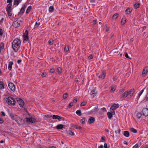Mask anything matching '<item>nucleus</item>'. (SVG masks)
I'll return each mask as SVG.
<instances>
[{
  "label": "nucleus",
  "mask_w": 148,
  "mask_h": 148,
  "mask_svg": "<svg viewBox=\"0 0 148 148\" xmlns=\"http://www.w3.org/2000/svg\"><path fill=\"white\" fill-rule=\"evenodd\" d=\"M45 117L48 118H50L52 117V116L50 115H46L45 116Z\"/></svg>",
  "instance_id": "obj_48"
},
{
  "label": "nucleus",
  "mask_w": 148,
  "mask_h": 148,
  "mask_svg": "<svg viewBox=\"0 0 148 148\" xmlns=\"http://www.w3.org/2000/svg\"><path fill=\"white\" fill-rule=\"evenodd\" d=\"M118 79V77L116 76H115L113 77V80L114 81Z\"/></svg>",
  "instance_id": "obj_53"
},
{
  "label": "nucleus",
  "mask_w": 148,
  "mask_h": 148,
  "mask_svg": "<svg viewBox=\"0 0 148 148\" xmlns=\"http://www.w3.org/2000/svg\"><path fill=\"white\" fill-rule=\"evenodd\" d=\"M92 58H93V56H92V55H90L88 57V59H92Z\"/></svg>",
  "instance_id": "obj_55"
},
{
  "label": "nucleus",
  "mask_w": 148,
  "mask_h": 148,
  "mask_svg": "<svg viewBox=\"0 0 148 148\" xmlns=\"http://www.w3.org/2000/svg\"><path fill=\"white\" fill-rule=\"evenodd\" d=\"M20 26V23H19L17 21H14L13 23L12 26L15 28L18 27Z\"/></svg>",
  "instance_id": "obj_10"
},
{
  "label": "nucleus",
  "mask_w": 148,
  "mask_h": 148,
  "mask_svg": "<svg viewBox=\"0 0 148 148\" xmlns=\"http://www.w3.org/2000/svg\"><path fill=\"white\" fill-rule=\"evenodd\" d=\"M32 8L31 6H29L27 9V10L26 12V14H28L31 10Z\"/></svg>",
  "instance_id": "obj_24"
},
{
  "label": "nucleus",
  "mask_w": 148,
  "mask_h": 148,
  "mask_svg": "<svg viewBox=\"0 0 148 148\" xmlns=\"http://www.w3.org/2000/svg\"><path fill=\"white\" fill-rule=\"evenodd\" d=\"M85 120L84 118H83L82 119V123L83 124H84L85 123Z\"/></svg>",
  "instance_id": "obj_52"
},
{
  "label": "nucleus",
  "mask_w": 148,
  "mask_h": 148,
  "mask_svg": "<svg viewBox=\"0 0 148 148\" xmlns=\"http://www.w3.org/2000/svg\"><path fill=\"white\" fill-rule=\"evenodd\" d=\"M124 90H125L124 89L122 88L119 91V93L120 94H121V93L123 92L124 91Z\"/></svg>",
  "instance_id": "obj_46"
},
{
  "label": "nucleus",
  "mask_w": 148,
  "mask_h": 148,
  "mask_svg": "<svg viewBox=\"0 0 148 148\" xmlns=\"http://www.w3.org/2000/svg\"><path fill=\"white\" fill-rule=\"evenodd\" d=\"M17 101L19 105L21 107H23L24 105V101L21 98H17Z\"/></svg>",
  "instance_id": "obj_6"
},
{
  "label": "nucleus",
  "mask_w": 148,
  "mask_h": 148,
  "mask_svg": "<svg viewBox=\"0 0 148 148\" xmlns=\"http://www.w3.org/2000/svg\"><path fill=\"white\" fill-rule=\"evenodd\" d=\"M118 14L117 13H115L114 14L112 17V18L113 19H116L118 16Z\"/></svg>",
  "instance_id": "obj_27"
},
{
  "label": "nucleus",
  "mask_w": 148,
  "mask_h": 148,
  "mask_svg": "<svg viewBox=\"0 0 148 148\" xmlns=\"http://www.w3.org/2000/svg\"><path fill=\"white\" fill-rule=\"evenodd\" d=\"M126 22V20L125 19L123 18L121 22V24L122 25L124 24Z\"/></svg>",
  "instance_id": "obj_29"
},
{
  "label": "nucleus",
  "mask_w": 148,
  "mask_h": 148,
  "mask_svg": "<svg viewBox=\"0 0 148 148\" xmlns=\"http://www.w3.org/2000/svg\"><path fill=\"white\" fill-rule=\"evenodd\" d=\"M76 114L79 116H81L82 115V113L80 110H77L76 112Z\"/></svg>",
  "instance_id": "obj_26"
},
{
  "label": "nucleus",
  "mask_w": 148,
  "mask_h": 148,
  "mask_svg": "<svg viewBox=\"0 0 148 148\" xmlns=\"http://www.w3.org/2000/svg\"><path fill=\"white\" fill-rule=\"evenodd\" d=\"M119 106V104H114L111 107L110 109V111L112 112H113L115 113L114 110L115 109L118 108Z\"/></svg>",
  "instance_id": "obj_5"
},
{
  "label": "nucleus",
  "mask_w": 148,
  "mask_h": 148,
  "mask_svg": "<svg viewBox=\"0 0 148 148\" xmlns=\"http://www.w3.org/2000/svg\"><path fill=\"white\" fill-rule=\"evenodd\" d=\"M25 11L24 8V7H22L21 9V10L20 12L19 13L20 14H22Z\"/></svg>",
  "instance_id": "obj_31"
},
{
  "label": "nucleus",
  "mask_w": 148,
  "mask_h": 148,
  "mask_svg": "<svg viewBox=\"0 0 148 148\" xmlns=\"http://www.w3.org/2000/svg\"><path fill=\"white\" fill-rule=\"evenodd\" d=\"M142 113L143 115L147 116L148 115V109L145 108L143 109Z\"/></svg>",
  "instance_id": "obj_9"
},
{
  "label": "nucleus",
  "mask_w": 148,
  "mask_h": 148,
  "mask_svg": "<svg viewBox=\"0 0 148 148\" xmlns=\"http://www.w3.org/2000/svg\"><path fill=\"white\" fill-rule=\"evenodd\" d=\"M132 10L131 9L127 8L125 10V12H126V13L127 14H128L130 13L131 12H132Z\"/></svg>",
  "instance_id": "obj_25"
},
{
  "label": "nucleus",
  "mask_w": 148,
  "mask_h": 148,
  "mask_svg": "<svg viewBox=\"0 0 148 148\" xmlns=\"http://www.w3.org/2000/svg\"><path fill=\"white\" fill-rule=\"evenodd\" d=\"M130 131L132 132L136 133L137 132V130L134 128H131Z\"/></svg>",
  "instance_id": "obj_34"
},
{
  "label": "nucleus",
  "mask_w": 148,
  "mask_h": 148,
  "mask_svg": "<svg viewBox=\"0 0 148 148\" xmlns=\"http://www.w3.org/2000/svg\"><path fill=\"white\" fill-rule=\"evenodd\" d=\"M127 92H128V95H130V96H132L134 93L135 90L134 88H132L129 91L127 90Z\"/></svg>",
  "instance_id": "obj_13"
},
{
  "label": "nucleus",
  "mask_w": 148,
  "mask_h": 148,
  "mask_svg": "<svg viewBox=\"0 0 148 148\" xmlns=\"http://www.w3.org/2000/svg\"><path fill=\"white\" fill-rule=\"evenodd\" d=\"M69 50V47L68 46H65L64 48V51L66 52L68 51Z\"/></svg>",
  "instance_id": "obj_37"
},
{
  "label": "nucleus",
  "mask_w": 148,
  "mask_h": 148,
  "mask_svg": "<svg viewBox=\"0 0 148 148\" xmlns=\"http://www.w3.org/2000/svg\"><path fill=\"white\" fill-rule=\"evenodd\" d=\"M115 89L114 88L112 87L111 89V91H115Z\"/></svg>",
  "instance_id": "obj_58"
},
{
  "label": "nucleus",
  "mask_w": 148,
  "mask_h": 148,
  "mask_svg": "<svg viewBox=\"0 0 148 148\" xmlns=\"http://www.w3.org/2000/svg\"><path fill=\"white\" fill-rule=\"evenodd\" d=\"M10 116L12 119L15 120L18 124H22L23 120L17 115L13 113H10Z\"/></svg>",
  "instance_id": "obj_3"
},
{
  "label": "nucleus",
  "mask_w": 148,
  "mask_h": 148,
  "mask_svg": "<svg viewBox=\"0 0 148 148\" xmlns=\"http://www.w3.org/2000/svg\"><path fill=\"white\" fill-rule=\"evenodd\" d=\"M125 57L127 58L130 59H131V58H130L129 56H128L127 53H125Z\"/></svg>",
  "instance_id": "obj_47"
},
{
  "label": "nucleus",
  "mask_w": 148,
  "mask_h": 148,
  "mask_svg": "<svg viewBox=\"0 0 148 148\" xmlns=\"http://www.w3.org/2000/svg\"><path fill=\"white\" fill-rule=\"evenodd\" d=\"M26 121L27 122H30L31 123H33L35 122L36 120L33 118H26Z\"/></svg>",
  "instance_id": "obj_11"
},
{
  "label": "nucleus",
  "mask_w": 148,
  "mask_h": 148,
  "mask_svg": "<svg viewBox=\"0 0 148 148\" xmlns=\"http://www.w3.org/2000/svg\"><path fill=\"white\" fill-rule=\"evenodd\" d=\"M140 5V3H135V4L134 5V7L135 8H137L139 7Z\"/></svg>",
  "instance_id": "obj_30"
},
{
  "label": "nucleus",
  "mask_w": 148,
  "mask_h": 148,
  "mask_svg": "<svg viewBox=\"0 0 148 148\" xmlns=\"http://www.w3.org/2000/svg\"><path fill=\"white\" fill-rule=\"evenodd\" d=\"M21 43L20 40L18 38H16L13 40L12 42V47L15 52H16L18 51L20 47Z\"/></svg>",
  "instance_id": "obj_1"
},
{
  "label": "nucleus",
  "mask_w": 148,
  "mask_h": 148,
  "mask_svg": "<svg viewBox=\"0 0 148 148\" xmlns=\"http://www.w3.org/2000/svg\"><path fill=\"white\" fill-rule=\"evenodd\" d=\"M53 119H58V120H60L61 119H62L64 120V118H63L61 116H59L57 115H53L52 116Z\"/></svg>",
  "instance_id": "obj_12"
},
{
  "label": "nucleus",
  "mask_w": 148,
  "mask_h": 148,
  "mask_svg": "<svg viewBox=\"0 0 148 148\" xmlns=\"http://www.w3.org/2000/svg\"><path fill=\"white\" fill-rule=\"evenodd\" d=\"M98 106L95 107L94 108V111H95L97 110V109H98Z\"/></svg>",
  "instance_id": "obj_59"
},
{
  "label": "nucleus",
  "mask_w": 148,
  "mask_h": 148,
  "mask_svg": "<svg viewBox=\"0 0 148 148\" xmlns=\"http://www.w3.org/2000/svg\"><path fill=\"white\" fill-rule=\"evenodd\" d=\"M138 145L137 144H136L132 148H138Z\"/></svg>",
  "instance_id": "obj_49"
},
{
  "label": "nucleus",
  "mask_w": 148,
  "mask_h": 148,
  "mask_svg": "<svg viewBox=\"0 0 148 148\" xmlns=\"http://www.w3.org/2000/svg\"><path fill=\"white\" fill-rule=\"evenodd\" d=\"M48 42L50 45H52L53 43V40H49Z\"/></svg>",
  "instance_id": "obj_42"
},
{
  "label": "nucleus",
  "mask_w": 148,
  "mask_h": 148,
  "mask_svg": "<svg viewBox=\"0 0 148 148\" xmlns=\"http://www.w3.org/2000/svg\"><path fill=\"white\" fill-rule=\"evenodd\" d=\"M12 0H8L7 1V3H10L12 2Z\"/></svg>",
  "instance_id": "obj_61"
},
{
  "label": "nucleus",
  "mask_w": 148,
  "mask_h": 148,
  "mask_svg": "<svg viewBox=\"0 0 148 148\" xmlns=\"http://www.w3.org/2000/svg\"><path fill=\"white\" fill-rule=\"evenodd\" d=\"M3 34V30L2 29H0V36H2Z\"/></svg>",
  "instance_id": "obj_51"
},
{
  "label": "nucleus",
  "mask_w": 148,
  "mask_h": 148,
  "mask_svg": "<svg viewBox=\"0 0 148 148\" xmlns=\"http://www.w3.org/2000/svg\"><path fill=\"white\" fill-rule=\"evenodd\" d=\"M28 32L27 30H26L24 34H23V36L24 38V40L27 41L28 40L29 38L28 36Z\"/></svg>",
  "instance_id": "obj_8"
},
{
  "label": "nucleus",
  "mask_w": 148,
  "mask_h": 148,
  "mask_svg": "<svg viewBox=\"0 0 148 148\" xmlns=\"http://www.w3.org/2000/svg\"><path fill=\"white\" fill-rule=\"evenodd\" d=\"M8 87L12 91H14L15 90V87L14 84L12 83H10L8 84Z\"/></svg>",
  "instance_id": "obj_7"
},
{
  "label": "nucleus",
  "mask_w": 148,
  "mask_h": 148,
  "mask_svg": "<svg viewBox=\"0 0 148 148\" xmlns=\"http://www.w3.org/2000/svg\"><path fill=\"white\" fill-rule=\"evenodd\" d=\"M120 131H121V130L120 129L119 130H116L115 131V133L117 134V132H118V133L119 134L120 132Z\"/></svg>",
  "instance_id": "obj_57"
},
{
  "label": "nucleus",
  "mask_w": 148,
  "mask_h": 148,
  "mask_svg": "<svg viewBox=\"0 0 148 148\" xmlns=\"http://www.w3.org/2000/svg\"><path fill=\"white\" fill-rule=\"evenodd\" d=\"M148 68L147 67H145L144 69L142 74L143 76H145V74L148 72Z\"/></svg>",
  "instance_id": "obj_15"
},
{
  "label": "nucleus",
  "mask_w": 148,
  "mask_h": 148,
  "mask_svg": "<svg viewBox=\"0 0 148 148\" xmlns=\"http://www.w3.org/2000/svg\"><path fill=\"white\" fill-rule=\"evenodd\" d=\"M96 21H97L95 20H93V24H95L96 23Z\"/></svg>",
  "instance_id": "obj_63"
},
{
  "label": "nucleus",
  "mask_w": 148,
  "mask_h": 148,
  "mask_svg": "<svg viewBox=\"0 0 148 148\" xmlns=\"http://www.w3.org/2000/svg\"><path fill=\"white\" fill-rule=\"evenodd\" d=\"M68 97V94L66 93H65L63 95V97L64 99H66Z\"/></svg>",
  "instance_id": "obj_40"
},
{
  "label": "nucleus",
  "mask_w": 148,
  "mask_h": 148,
  "mask_svg": "<svg viewBox=\"0 0 148 148\" xmlns=\"http://www.w3.org/2000/svg\"><path fill=\"white\" fill-rule=\"evenodd\" d=\"M112 112H108L107 113V115L108 116V118L109 119H111L112 117ZM113 113V112H112Z\"/></svg>",
  "instance_id": "obj_20"
},
{
  "label": "nucleus",
  "mask_w": 148,
  "mask_h": 148,
  "mask_svg": "<svg viewBox=\"0 0 148 148\" xmlns=\"http://www.w3.org/2000/svg\"><path fill=\"white\" fill-rule=\"evenodd\" d=\"M4 84L3 82L1 81H0V88L1 89H4Z\"/></svg>",
  "instance_id": "obj_21"
},
{
  "label": "nucleus",
  "mask_w": 148,
  "mask_h": 148,
  "mask_svg": "<svg viewBox=\"0 0 148 148\" xmlns=\"http://www.w3.org/2000/svg\"><path fill=\"white\" fill-rule=\"evenodd\" d=\"M46 73H42L41 76L43 77H44L46 76Z\"/></svg>",
  "instance_id": "obj_50"
},
{
  "label": "nucleus",
  "mask_w": 148,
  "mask_h": 148,
  "mask_svg": "<svg viewBox=\"0 0 148 148\" xmlns=\"http://www.w3.org/2000/svg\"><path fill=\"white\" fill-rule=\"evenodd\" d=\"M142 116V114L140 112H138L137 113L136 116L137 117V118L138 119H139Z\"/></svg>",
  "instance_id": "obj_33"
},
{
  "label": "nucleus",
  "mask_w": 148,
  "mask_h": 148,
  "mask_svg": "<svg viewBox=\"0 0 148 148\" xmlns=\"http://www.w3.org/2000/svg\"><path fill=\"white\" fill-rule=\"evenodd\" d=\"M59 74H60L62 72V69L60 67H58L57 68Z\"/></svg>",
  "instance_id": "obj_36"
},
{
  "label": "nucleus",
  "mask_w": 148,
  "mask_h": 148,
  "mask_svg": "<svg viewBox=\"0 0 148 148\" xmlns=\"http://www.w3.org/2000/svg\"><path fill=\"white\" fill-rule=\"evenodd\" d=\"M3 121L2 118H0V123H3Z\"/></svg>",
  "instance_id": "obj_56"
},
{
  "label": "nucleus",
  "mask_w": 148,
  "mask_h": 148,
  "mask_svg": "<svg viewBox=\"0 0 148 148\" xmlns=\"http://www.w3.org/2000/svg\"><path fill=\"white\" fill-rule=\"evenodd\" d=\"M12 3H9L6 7V10L9 16H11L12 15L11 12L12 11Z\"/></svg>",
  "instance_id": "obj_4"
},
{
  "label": "nucleus",
  "mask_w": 148,
  "mask_h": 148,
  "mask_svg": "<svg viewBox=\"0 0 148 148\" xmlns=\"http://www.w3.org/2000/svg\"><path fill=\"white\" fill-rule=\"evenodd\" d=\"M144 91V90L143 89L142 90L140 91V92H139V94H138V99H139L140 96H141V95L143 93V92Z\"/></svg>",
  "instance_id": "obj_41"
},
{
  "label": "nucleus",
  "mask_w": 148,
  "mask_h": 148,
  "mask_svg": "<svg viewBox=\"0 0 148 148\" xmlns=\"http://www.w3.org/2000/svg\"><path fill=\"white\" fill-rule=\"evenodd\" d=\"M91 95H93L94 97L96 96L97 94V91H96V89L94 88L91 91Z\"/></svg>",
  "instance_id": "obj_17"
},
{
  "label": "nucleus",
  "mask_w": 148,
  "mask_h": 148,
  "mask_svg": "<svg viewBox=\"0 0 148 148\" xmlns=\"http://www.w3.org/2000/svg\"><path fill=\"white\" fill-rule=\"evenodd\" d=\"M144 100L146 101H147L148 100V97H147V96L145 97Z\"/></svg>",
  "instance_id": "obj_60"
},
{
  "label": "nucleus",
  "mask_w": 148,
  "mask_h": 148,
  "mask_svg": "<svg viewBox=\"0 0 148 148\" xmlns=\"http://www.w3.org/2000/svg\"><path fill=\"white\" fill-rule=\"evenodd\" d=\"M3 101L4 103H7L8 105L11 106L14 105L16 103L15 99L11 97H9L7 98L5 97L3 99Z\"/></svg>",
  "instance_id": "obj_2"
},
{
  "label": "nucleus",
  "mask_w": 148,
  "mask_h": 148,
  "mask_svg": "<svg viewBox=\"0 0 148 148\" xmlns=\"http://www.w3.org/2000/svg\"><path fill=\"white\" fill-rule=\"evenodd\" d=\"M69 134L73 136L74 135V133L71 130H69Z\"/></svg>",
  "instance_id": "obj_45"
},
{
  "label": "nucleus",
  "mask_w": 148,
  "mask_h": 148,
  "mask_svg": "<svg viewBox=\"0 0 148 148\" xmlns=\"http://www.w3.org/2000/svg\"><path fill=\"white\" fill-rule=\"evenodd\" d=\"M63 127V125L62 124H58L56 127V128L58 129H61Z\"/></svg>",
  "instance_id": "obj_22"
},
{
  "label": "nucleus",
  "mask_w": 148,
  "mask_h": 148,
  "mask_svg": "<svg viewBox=\"0 0 148 148\" xmlns=\"http://www.w3.org/2000/svg\"><path fill=\"white\" fill-rule=\"evenodd\" d=\"M106 76V73L102 72V75L101 76V78L103 79H104Z\"/></svg>",
  "instance_id": "obj_38"
},
{
  "label": "nucleus",
  "mask_w": 148,
  "mask_h": 148,
  "mask_svg": "<svg viewBox=\"0 0 148 148\" xmlns=\"http://www.w3.org/2000/svg\"><path fill=\"white\" fill-rule=\"evenodd\" d=\"M13 64L12 61L10 62L8 64V69L9 70H10L12 68V66Z\"/></svg>",
  "instance_id": "obj_19"
},
{
  "label": "nucleus",
  "mask_w": 148,
  "mask_h": 148,
  "mask_svg": "<svg viewBox=\"0 0 148 148\" xmlns=\"http://www.w3.org/2000/svg\"><path fill=\"white\" fill-rule=\"evenodd\" d=\"M123 135L125 136L128 137L129 136V133L128 131H125L123 133Z\"/></svg>",
  "instance_id": "obj_23"
},
{
  "label": "nucleus",
  "mask_w": 148,
  "mask_h": 148,
  "mask_svg": "<svg viewBox=\"0 0 148 148\" xmlns=\"http://www.w3.org/2000/svg\"><path fill=\"white\" fill-rule=\"evenodd\" d=\"M1 114L2 115L5 116V113L3 111L1 112Z\"/></svg>",
  "instance_id": "obj_62"
},
{
  "label": "nucleus",
  "mask_w": 148,
  "mask_h": 148,
  "mask_svg": "<svg viewBox=\"0 0 148 148\" xmlns=\"http://www.w3.org/2000/svg\"><path fill=\"white\" fill-rule=\"evenodd\" d=\"M4 20V18L1 15H0V23H2Z\"/></svg>",
  "instance_id": "obj_28"
},
{
  "label": "nucleus",
  "mask_w": 148,
  "mask_h": 148,
  "mask_svg": "<svg viewBox=\"0 0 148 148\" xmlns=\"http://www.w3.org/2000/svg\"><path fill=\"white\" fill-rule=\"evenodd\" d=\"M4 43L3 42H1L0 44V49H2L4 47Z\"/></svg>",
  "instance_id": "obj_35"
},
{
  "label": "nucleus",
  "mask_w": 148,
  "mask_h": 148,
  "mask_svg": "<svg viewBox=\"0 0 148 148\" xmlns=\"http://www.w3.org/2000/svg\"><path fill=\"white\" fill-rule=\"evenodd\" d=\"M95 121V118L93 117H91L89 118L88 122L90 124H91L93 123Z\"/></svg>",
  "instance_id": "obj_14"
},
{
  "label": "nucleus",
  "mask_w": 148,
  "mask_h": 148,
  "mask_svg": "<svg viewBox=\"0 0 148 148\" xmlns=\"http://www.w3.org/2000/svg\"><path fill=\"white\" fill-rule=\"evenodd\" d=\"M104 148H107V144L106 143H105L104 144Z\"/></svg>",
  "instance_id": "obj_64"
},
{
  "label": "nucleus",
  "mask_w": 148,
  "mask_h": 148,
  "mask_svg": "<svg viewBox=\"0 0 148 148\" xmlns=\"http://www.w3.org/2000/svg\"><path fill=\"white\" fill-rule=\"evenodd\" d=\"M54 71V69H50V71L51 73H53Z\"/></svg>",
  "instance_id": "obj_54"
},
{
  "label": "nucleus",
  "mask_w": 148,
  "mask_h": 148,
  "mask_svg": "<svg viewBox=\"0 0 148 148\" xmlns=\"http://www.w3.org/2000/svg\"><path fill=\"white\" fill-rule=\"evenodd\" d=\"M21 1L22 0H14V5H18Z\"/></svg>",
  "instance_id": "obj_18"
},
{
  "label": "nucleus",
  "mask_w": 148,
  "mask_h": 148,
  "mask_svg": "<svg viewBox=\"0 0 148 148\" xmlns=\"http://www.w3.org/2000/svg\"><path fill=\"white\" fill-rule=\"evenodd\" d=\"M86 104V102L83 101L81 103L80 106H84Z\"/></svg>",
  "instance_id": "obj_43"
},
{
  "label": "nucleus",
  "mask_w": 148,
  "mask_h": 148,
  "mask_svg": "<svg viewBox=\"0 0 148 148\" xmlns=\"http://www.w3.org/2000/svg\"><path fill=\"white\" fill-rule=\"evenodd\" d=\"M127 92V91H125L121 96V99L122 98H125L127 97L128 95Z\"/></svg>",
  "instance_id": "obj_16"
},
{
  "label": "nucleus",
  "mask_w": 148,
  "mask_h": 148,
  "mask_svg": "<svg viewBox=\"0 0 148 148\" xmlns=\"http://www.w3.org/2000/svg\"><path fill=\"white\" fill-rule=\"evenodd\" d=\"M40 23H38L37 22H36L35 25L34 27L35 28H36L38 27V26L40 25Z\"/></svg>",
  "instance_id": "obj_44"
},
{
  "label": "nucleus",
  "mask_w": 148,
  "mask_h": 148,
  "mask_svg": "<svg viewBox=\"0 0 148 148\" xmlns=\"http://www.w3.org/2000/svg\"><path fill=\"white\" fill-rule=\"evenodd\" d=\"M73 102H71L69 104V106H68V107L69 108H70L72 106H73Z\"/></svg>",
  "instance_id": "obj_39"
},
{
  "label": "nucleus",
  "mask_w": 148,
  "mask_h": 148,
  "mask_svg": "<svg viewBox=\"0 0 148 148\" xmlns=\"http://www.w3.org/2000/svg\"><path fill=\"white\" fill-rule=\"evenodd\" d=\"M54 10V7L53 6H50L49 8V12H52Z\"/></svg>",
  "instance_id": "obj_32"
}]
</instances>
